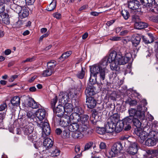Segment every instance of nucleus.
<instances>
[{
  "instance_id": "nucleus-1",
  "label": "nucleus",
  "mask_w": 158,
  "mask_h": 158,
  "mask_svg": "<svg viewBox=\"0 0 158 158\" xmlns=\"http://www.w3.org/2000/svg\"><path fill=\"white\" fill-rule=\"evenodd\" d=\"M132 57L131 54L125 48L120 49V52L117 53L112 51L109 54L107 60H103L102 62L94 64L90 69V74L89 78L90 84L94 85L96 82L97 75L99 74L100 84H104L106 66L110 63V68L112 70H116L118 65H124L127 63Z\"/></svg>"
},
{
  "instance_id": "nucleus-2",
  "label": "nucleus",
  "mask_w": 158,
  "mask_h": 158,
  "mask_svg": "<svg viewBox=\"0 0 158 158\" xmlns=\"http://www.w3.org/2000/svg\"><path fill=\"white\" fill-rule=\"evenodd\" d=\"M142 106H139L137 109L132 108H130L128 110L129 116H127V121L128 123H132L134 126L136 127V128H140L141 123L139 120H143L144 119L145 115L144 112L142 111Z\"/></svg>"
},
{
  "instance_id": "nucleus-3",
  "label": "nucleus",
  "mask_w": 158,
  "mask_h": 158,
  "mask_svg": "<svg viewBox=\"0 0 158 158\" xmlns=\"http://www.w3.org/2000/svg\"><path fill=\"white\" fill-rule=\"evenodd\" d=\"M140 4L137 0H133L128 2V7L131 10V13H136V14H140L142 13L141 9L139 7Z\"/></svg>"
},
{
  "instance_id": "nucleus-4",
  "label": "nucleus",
  "mask_w": 158,
  "mask_h": 158,
  "mask_svg": "<svg viewBox=\"0 0 158 158\" xmlns=\"http://www.w3.org/2000/svg\"><path fill=\"white\" fill-rule=\"evenodd\" d=\"M138 144L137 142L131 143L126 150L127 153L131 156L136 155L137 153L138 150Z\"/></svg>"
},
{
  "instance_id": "nucleus-5",
  "label": "nucleus",
  "mask_w": 158,
  "mask_h": 158,
  "mask_svg": "<svg viewBox=\"0 0 158 158\" xmlns=\"http://www.w3.org/2000/svg\"><path fill=\"white\" fill-rule=\"evenodd\" d=\"M123 149V145L121 142H117L114 143L111 148V151L109 152L111 157L113 156V154L115 155L120 153Z\"/></svg>"
},
{
  "instance_id": "nucleus-6",
  "label": "nucleus",
  "mask_w": 158,
  "mask_h": 158,
  "mask_svg": "<svg viewBox=\"0 0 158 158\" xmlns=\"http://www.w3.org/2000/svg\"><path fill=\"white\" fill-rule=\"evenodd\" d=\"M134 133L143 141L146 139L148 135V132L143 130L140 128L135 129Z\"/></svg>"
},
{
  "instance_id": "nucleus-7",
  "label": "nucleus",
  "mask_w": 158,
  "mask_h": 158,
  "mask_svg": "<svg viewBox=\"0 0 158 158\" xmlns=\"http://www.w3.org/2000/svg\"><path fill=\"white\" fill-rule=\"evenodd\" d=\"M127 117H126L124 119L122 120H119L116 123V132H119L124 128V124L125 123H128L126 120H127Z\"/></svg>"
},
{
  "instance_id": "nucleus-8",
  "label": "nucleus",
  "mask_w": 158,
  "mask_h": 158,
  "mask_svg": "<svg viewBox=\"0 0 158 158\" xmlns=\"http://www.w3.org/2000/svg\"><path fill=\"white\" fill-rule=\"evenodd\" d=\"M60 118L59 123L60 125L64 128L68 127L70 123L69 116H67L66 117H64L62 116Z\"/></svg>"
},
{
  "instance_id": "nucleus-9",
  "label": "nucleus",
  "mask_w": 158,
  "mask_h": 158,
  "mask_svg": "<svg viewBox=\"0 0 158 158\" xmlns=\"http://www.w3.org/2000/svg\"><path fill=\"white\" fill-rule=\"evenodd\" d=\"M86 102L87 107L89 109L94 108L96 105V101L93 97L86 98Z\"/></svg>"
},
{
  "instance_id": "nucleus-10",
  "label": "nucleus",
  "mask_w": 158,
  "mask_h": 158,
  "mask_svg": "<svg viewBox=\"0 0 158 158\" xmlns=\"http://www.w3.org/2000/svg\"><path fill=\"white\" fill-rule=\"evenodd\" d=\"M53 110L57 116L59 117H61L63 116L64 113V106L62 105L59 104L55 109L54 108V110Z\"/></svg>"
},
{
  "instance_id": "nucleus-11",
  "label": "nucleus",
  "mask_w": 158,
  "mask_h": 158,
  "mask_svg": "<svg viewBox=\"0 0 158 158\" xmlns=\"http://www.w3.org/2000/svg\"><path fill=\"white\" fill-rule=\"evenodd\" d=\"M116 125L107 121L105 129L106 132L108 133H111L114 131H116Z\"/></svg>"
},
{
  "instance_id": "nucleus-12",
  "label": "nucleus",
  "mask_w": 158,
  "mask_h": 158,
  "mask_svg": "<svg viewBox=\"0 0 158 158\" xmlns=\"http://www.w3.org/2000/svg\"><path fill=\"white\" fill-rule=\"evenodd\" d=\"M41 125L44 133L46 135H49L51 132V129L49 123L47 122H41Z\"/></svg>"
},
{
  "instance_id": "nucleus-13",
  "label": "nucleus",
  "mask_w": 158,
  "mask_h": 158,
  "mask_svg": "<svg viewBox=\"0 0 158 158\" xmlns=\"http://www.w3.org/2000/svg\"><path fill=\"white\" fill-rule=\"evenodd\" d=\"M85 93L86 96V98L92 97V96L95 94L94 86H89L87 87L85 90Z\"/></svg>"
},
{
  "instance_id": "nucleus-14",
  "label": "nucleus",
  "mask_w": 158,
  "mask_h": 158,
  "mask_svg": "<svg viewBox=\"0 0 158 158\" xmlns=\"http://www.w3.org/2000/svg\"><path fill=\"white\" fill-rule=\"evenodd\" d=\"M46 114V110L43 108L39 109L36 113L37 117L40 121L44 118Z\"/></svg>"
},
{
  "instance_id": "nucleus-15",
  "label": "nucleus",
  "mask_w": 158,
  "mask_h": 158,
  "mask_svg": "<svg viewBox=\"0 0 158 158\" xmlns=\"http://www.w3.org/2000/svg\"><path fill=\"white\" fill-rule=\"evenodd\" d=\"M29 14L28 8L25 7H22V10L19 14V16L21 19H23L27 17Z\"/></svg>"
},
{
  "instance_id": "nucleus-16",
  "label": "nucleus",
  "mask_w": 158,
  "mask_h": 158,
  "mask_svg": "<svg viewBox=\"0 0 158 158\" xmlns=\"http://www.w3.org/2000/svg\"><path fill=\"white\" fill-rule=\"evenodd\" d=\"M119 116L116 113L111 115L107 119V121L116 125V123L119 121Z\"/></svg>"
},
{
  "instance_id": "nucleus-17",
  "label": "nucleus",
  "mask_w": 158,
  "mask_h": 158,
  "mask_svg": "<svg viewBox=\"0 0 158 158\" xmlns=\"http://www.w3.org/2000/svg\"><path fill=\"white\" fill-rule=\"evenodd\" d=\"M79 125L77 122L70 123L67 128L69 131L74 132L79 129Z\"/></svg>"
},
{
  "instance_id": "nucleus-18",
  "label": "nucleus",
  "mask_w": 158,
  "mask_h": 158,
  "mask_svg": "<svg viewBox=\"0 0 158 158\" xmlns=\"http://www.w3.org/2000/svg\"><path fill=\"white\" fill-rule=\"evenodd\" d=\"M53 144L52 140L49 138H47L44 141L43 145L46 150L51 148L53 147Z\"/></svg>"
},
{
  "instance_id": "nucleus-19",
  "label": "nucleus",
  "mask_w": 158,
  "mask_h": 158,
  "mask_svg": "<svg viewBox=\"0 0 158 158\" xmlns=\"http://www.w3.org/2000/svg\"><path fill=\"white\" fill-rule=\"evenodd\" d=\"M148 26L147 23L139 21L136 22L134 24L135 27L138 29H142L147 27Z\"/></svg>"
},
{
  "instance_id": "nucleus-20",
  "label": "nucleus",
  "mask_w": 158,
  "mask_h": 158,
  "mask_svg": "<svg viewBox=\"0 0 158 158\" xmlns=\"http://www.w3.org/2000/svg\"><path fill=\"white\" fill-rule=\"evenodd\" d=\"M10 102L14 107L17 106L20 103V98L18 96H15L11 99Z\"/></svg>"
},
{
  "instance_id": "nucleus-21",
  "label": "nucleus",
  "mask_w": 158,
  "mask_h": 158,
  "mask_svg": "<svg viewBox=\"0 0 158 158\" xmlns=\"http://www.w3.org/2000/svg\"><path fill=\"white\" fill-rule=\"evenodd\" d=\"M154 0H140L141 3L146 7H150L153 6Z\"/></svg>"
},
{
  "instance_id": "nucleus-22",
  "label": "nucleus",
  "mask_w": 158,
  "mask_h": 158,
  "mask_svg": "<svg viewBox=\"0 0 158 158\" xmlns=\"http://www.w3.org/2000/svg\"><path fill=\"white\" fill-rule=\"evenodd\" d=\"M69 119L74 120L75 122H77L81 119V115L76 113H73L69 117Z\"/></svg>"
},
{
  "instance_id": "nucleus-23",
  "label": "nucleus",
  "mask_w": 158,
  "mask_h": 158,
  "mask_svg": "<svg viewBox=\"0 0 158 158\" xmlns=\"http://www.w3.org/2000/svg\"><path fill=\"white\" fill-rule=\"evenodd\" d=\"M148 35L149 38H146L144 36H142L143 41L146 44L151 43L153 42L154 40V37L152 34H148Z\"/></svg>"
},
{
  "instance_id": "nucleus-24",
  "label": "nucleus",
  "mask_w": 158,
  "mask_h": 158,
  "mask_svg": "<svg viewBox=\"0 0 158 158\" xmlns=\"http://www.w3.org/2000/svg\"><path fill=\"white\" fill-rule=\"evenodd\" d=\"M33 130V127L30 125L26 126L23 128V131L24 135H27L32 133Z\"/></svg>"
},
{
  "instance_id": "nucleus-25",
  "label": "nucleus",
  "mask_w": 158,
  "mask_h": 158,
  "mask_svg": "<svg viewBox=\"0 0 158 158\" xmlns=\"http://www.w3.org/2000/svg\"><path fill=\"white\" fill-rule=\"evenodd\" d=\"M10 8L15 12L18 14H19L21 11L22 7L17 5L16 4L13 3L10 5Z\"/></svg>"
},
{
  "instance_id": "nucleus-26",
  "label": "nucleus",
  "mask_w": 158,
  "mask_h": 158,
  "mask_svg": "<svg viewBox=\"0 0 158 158\" xmlns=\"http://www.w3.org/2000/svg\"><path fill=\"white\" fill-rule=\"evenodd\" d=\"M7 107V105L6 103H4L0 105V111L4 110ZM5 114L0 113V122H2L4 118Z\"/></svg>"
},
{
  "instance_id": "nucleus-27",
  "label": "nucleus",
  "mask_w": 158,
  "mask_h": 158,
  "mask_svg": "<svg viewBox=\"0 0 158 158\" xmlns=\"http://www.w3.org/2000/svg\"><path fill=\"white\" fill-rule=\"evenodd\" d=\"M28 106L33 109H36L38 107V105L32 98H29L27 104Z\"/></svg>"
},
{
  "instance_id": "nucleus-28",
  "label": "nucleus",
  "mask_w": 158,
  "mask_h": 158,
  "mask_svg": "<svg viewBox=\"0 0 158 158\" xmlns=\"http://www.w3.org/2000/svg\"><path fill=\"white\" fill-rule=\"evenodd\" d=\"M73 110V108L72 104L68 103H66L64 105V112L66 113L67 116L68 114L70 113Z\"/></svg>"
},
{
  "instance_id": "nucleus-29",
  "label": "nucleus",
  "mask_w": 158,
  "mask_h": 158,
  "mask_svg": "<svg viewBox=\"0 0 158 158\" xmlns=\"http://www.w3.org/2000/svg\"><path fill=\"white\" fill-rule=\"evenodd\" d=\"M50 152L52 156H57L59 155L60 151L56 147L54 146L50 148Z\"/></svg>"
},
{
  "instance_id": "nucleus-30",
  "label": "nucleus",
  "mask_w": 158,
  "mask_h": 158,
  "mask_svg": "<svg viewBox=\"0 0 158 158\" xmlns=\"http://www.w3.org/2000/svg\"><path fill=\"white\" fill-rule=\"evenodd\" d=\"M156 144V141L154 138L148 139L145 142V144L147 146H153Z\"/></svg>"
},
{
  "instance_id": "nucleus-31",
  "label": "nucleus",
  "mask_w": 158,
  "mask_h": 158,
  "mask_svg": "<svg viewBox=\"0 0 158 158\" xmlns=\"http://www.w3.org/2000/svg\"><path fill=\"white\" fill-rule=\"evenodd\" d=\"M72 136L74 139H81L83 136V135L79 130V131L78 130L73 132L72 133Z\"/></svg>"
},
{
  "instance_id": "nucleus-32",
  "label": "nucleus",
  "mask_w": 158,
  "mask_h": 158,
  "mask_svg": "<svg viewBox=\"0 0 158 158\" xmlns=\"http://www.w3.org/2000/svg\"><path fill=\"white\" fill-rule=\"evenodd\" d=\"M71 51H67L63 53L60 57L59 59L61 61H64L65 59L68 58L72 54Z\"/></svg>"
},
{
  "instance_id": "nucleus-33",
  "label": "nucleus",
  "mask_w": 158,
  "mask_h": 158,
  "mask_svg": "<svg viewBox=\"0 0 158 158\" xmlns=\"http://www.w3.org/2000/svg\"><path fill=\"white\" fill-rule=\"evenodd\" d=\"M141 39V37L139 35L137 36L134 38L132 42L134 46L136 47L139 43Z\"/></svg>"
},
{
  "instance_id": "nucleus-34",
  "label": "nucleus",
  "mask_w": 158,
  "mask_h": 158,
  "mask_svg": "<svg viewBox=\"0 0 158 158\" xmlns=\"http://www.w3.org/2000/svg\"><path fill=\"white\" fill-rule=\"evenodd\" d=\"M56 64V62L54 60H51L47 63V68L53 70Z\"/></svg>"
},
{
  "instance_id": "nucleus-35",
  "label": "nucleus",
  "mask_w": 158,
  "mask_h": 158,
  "mask_svg": "<svg viewBox=\"0 0 158 158\" xmlns=\"http://www.w3.org/2000/svg\"><path fill=\"white\" fill-rule=\"evenodd\" d=\"M89 116L87 114L81 116V119L79 120L81 122V123L88 124Z\"/></svg>"
},
{
  "instance_id": "nucleus-36",
  "label": "nucleus",
  "mask_w": 158,
  "mask_h": 158,
  "mask_svg": "<svg viewBox=\"0 0 158 158\" xmlns=\"http://www.w3.org/2000/svg\"><path fill=\"white\" fill-rule=\"evenodd\" d=\"M56 6V1L53 0L51 3L47 7V10L49 11H52L55 8Z\"/></svg>"
},
{
  "instance_id": "nucleus-37",
  "label": "nucleus",
  "mask_w": 158,
  "mask_h": 158,
  "mask_svg": "<svg viewBox=\"0 0 158 158\" xmlns=\"http://www.w3.org/2000/svg\"><path fill=\"white\" fill-rule=\"evenodd\" d=\"M3 20L2 22L5 24H9L10 23L9 17L8 14L4 13L3 17Z\"/></svg>"
},
{
  "instance_id": "nucleus-38",
  "label": "nucleus",
  "mask_w": 158,
  "mask_h": 158,
  "mask_svg": "<svg viewBox=\"0 0 158 158\" xmlns=\"http://www.w3.org/2000/svg\"><path fill=\"white\" fill-rule=\"evenodd\" d=\"M53 71L52 70L48 68L44 71L42 75L44 77L50 76L52 74Z\"/></svg>"
},
{
  "instance_id": "nucleus-39",
  "label": "nucleus",
  "mask_w": 158,
  "mask_h": 158,
  "mask_svg": "<svg viewBox=\"0 0 158 158\" xmlns=\"http://www.w3.org/2000/svg\"><path fill=\"white\" fill-rule=\"evenodd\" d=\"M68 129L63 130L62 132V137L64 139L69 138L70 136V133Z\"/></svg>"
},
{
  "instance_id": "nucleus-40",
  "label": "nucleus",
  "mask_w": 158,
  "mask_h": 158,
  "mask_svg": "<svg viewBox=\"0 0 158 158\" xmlns=\"http://www.w3.org/2000/svg\"><path fill=\"white\" fill-rule=\"evenodd\" d=\"M58 98L57 96H55V97L52 99L51 102V108H52V110H54V107L55 105L57 102Z\"/></svg>"
},
{
  "instance_id": "nucleus-41",
  "label": "nucleus",
  "mask_w": 158,
  "mask_h": 158,
  "mask_svg": "<svg viewBox=\"0 0 158 158\" xmlns=\"http://www.w3.org/2000/svg\"><path fill=\"white\" fill-rule=\"evenodd\" d=\"M136 13H131V14H132V20L133 21L135 22V23L136 22H138L139 19V16L140 15H141L142 13L141 14H139V15H138L136 14Z\"/></svg>"
},
{
  "instance_id": "nucleus-42",
  "label": "nucleus",
  "mask_w": 158,
  "mask_h": 158,
  "mask_svg": "<svg viewBox=\"0 0 158 158\" xmlns=\"http://www.w3.org/2000/svg\"><path fill=\"white\" fill-rule=\"evenodd\" d=\"M59 96H62L61 100H64V102H68L69 99V95L67 93L63 94H61V95H59Z\"/></svg>"
},
{
  "instance_id": "nucleus-43",
  "label": "nucleus",
  "mask_w": 158,
  "mask_h": 158,
  "mask_svg": "<svg viewBox=\"0 0 158 158\" xmlns=\"http://www.w3.org/2000/svg\"><path fill=\"white\" fill-rule=\"evenodd\" d=\"M85 74V72L83 68H82L81 70L78 72L76 75V76L78 78L82 79L84 77Z\"/></svg>"
},
{
  "instance_id": "nucleus-44",
  "label": "nucleus",
  "mask_w": 158,
  "mask_h": 158,
  "mask_svg": "<svg viewBox=\"0 0 158 158\" xmlns=\"http://www.w3.org/2000/svg\"><path fill=\"white\" fill-rule=\"evenodd\" d=\"M27 138L30 141L32 142H35L37 137L35 134H33L32 133H31L27 135Z\"/></svg>"
},
{
  "instance_id": "nucleus-45",
  "label": "nucleus",
  "mask_w": 158,
  "mask_h": 158,
  "mask_svg": "<svg viewBox=\"0 0 158 158\" xmlns=\"http://www.w3.org/2000/svg\"><path fill=\"white\" fill-rule=\"evenodd\" d=\"M121 14L125 19H128L130 16L128 11L127 10H123L121 11Z\"/></svg>"
},
{
  "instance_id": "nucleus-46",
  "label": "nucleus",
  "mask_w": 158,
  "mask_h": 158,
  "mask_svg": "<svg viewBox=\"0 0 158 158\" xmlns=\"http://www.w3.org/2000/svg\"><path fill=\"white\" fill-rule=\"evenodd\" d=\"M74 113H77L81 115L84 112L83 110L80 106L74 107Z\"/></svg>"
},
{
  "instance_id": "nucleus-47",
  "label": "nucleus",
  "mask_w": 158,
  "mask_h": 158,
  "mask_svg": "<svg viewBox=\"0 0 158 158\" xmlns=\"http://www.w3.org/2000/svg\"><path fill=\"white\" fill-rule=\"evenodd\" d=\"M106 132L105 128L104 127H98L96 129V132L98 134L103 135Z\"/></svg>"
},
{
  "instance_id": "nucleus-48",
  "label": "nucleus",
  "mask_w": 158,
  "mask_h": 158,
  "mask_svg": "<svg viewBox=\"0 0 158 158\" xmlns=\"http://www.w3.org/2000/svg\"><path fill=\"white\" fill-rule=\"evenodd\" d=\"M93 143V142L92 141H90L86 143L84 146V151H87L90 149L92 146Z\"/></svg>"
},
{
  "instance_id": "nucleus-49",
  "label": "nucleus",
  "mask_w": 158,
  "mask_h": 158,
  "mask_svg": "<svg viewBox=\"0 0 158 158\" xmlns=\"http://www.w3.org/2000/svg\"><path fill=\"white\" fill-rule=\"evenodd\" d=\"M75 152L76 153H80L79 154L77 155L75 157L77 158L80 157L81 155V152H80V146L78 145L76 146L75 147Z\"/></svg>"
},
{
  "instance_id": "nucleus-50",
  "label": "nucleus",
  "mask_w": 158,
  "mask_h": 158,
  "mask_svg": "<svg viewBox=\"0 0 158 158\" xmlns=\"http://www.w3.org/2000/svg\"><path fill=\"white\" fill-rule=\"evenodd\" d=\"M88 127V124H85L81 123V127L79 129L81 131H86L87 130Z\"/></svg>"
},
{
  "instance_id": "nucleus-51",
  "label": "nucleus",
  "mask_w": 158,
  "mask_h": 158,
  "mask_svg": "<svg viewBox=\"0 0 158 158\" xmlns=\"http://www.w3.org/2000/svg\"><path fill=\"white\" fill-rule=\"evenodd\" d=\"M18 2L19 4V6L21 7H24V6L27 4L26 0H18Z\"/></svg>"
},
{
  "instance_id": "nucleus-52",
  "label": "nucleus",
  "mask_w": 158,
  "mask_h": 158,
  "mask_svg": "<svg viewBox=\"0 0 158 158\" xmlns=\"http://www.w3.org/2000/svg\"><path fill=\"white\" fill-rule=\"evenodd\" d=\"M131 124V123H125L124 127V130L127 131L130 130L131 128V126L130 125Z\"/></svg>"
},
{
  "instance_id": "nucleus-53",
  "label": "nucleus",
  "mask_w": 158,
  "mask_h": 158,
  "mask_svg": "<svg viewBox=\"0 0 158 158\" xmlns=\"http://www.w3.org/2000/svg\"><path fill=\"white\" fill-rule=\"evenodd\" d=\"M152 8L150 9V11L156 14H158V7L154 6L153 8H152Z\"/></svg>"
},
{
  "instance_id": "nucleus-54",
  "label": "nucleus",
  "mask_w": 158,
  "mask_h": 158,
  "mask_svg": "<svg viewBox=\"0 0 158 158\" xmlns=\"http://www.w3.org/2000/svg\"><path fill=\"white\" fill-rule=\"evenodd\" d=\"M137 102L135 100H131L129 102V104L131 106H135L137 104Z\"/></svg>"
},
{
  "instance_id": "nucleus-55",
  "label": "nucleus",
  "mask_w": 158,
  "mask_h": 158,
  "mask_svg": "<svg viewBox=\"0 0 158 158\" xmlns=\"http://www.w3.org/2000/svg\"><path fill=\"white\" fill-rule=\"evenodd\" d=\"M53 16L54 17L57 19H60L61 17V14L58 12H56L53 13Z\"/></svg>"
},
{
  "instance_id": "nucleus-56",
  "label": "nucleus",
  "mask_w": 158,
  "mask_h": 158,
  "mask_svg": "<svg viewBox=\"0 0 158 158\" xmlns=\"http://www.w3.org/2000/svg\"><path fill=\"white\" fill-rule=\"evenodd\" d=\"M110 40L113 41H117L121 40V38L118 36H113L110 38Z\"/></svg>"
},
{
  "instance_id": "nucleus-57",
  "label": "nucleus",
  "mask_w": 158,
  "mask_h": 158,
  "mask_svg": "<svg viewBox=\"0 0 158 158\" xmlns=\"http://www.w3.org/2000/svg\"><path fill=\"white\" fill-rule=\"evenodd\" d=\"M5 10V5L0 3V14L3 12Z\"/></svg>"
},
{
  "instance_id": "nucleus-58",
  "label": "nucleus",
  "mask_w": 158,
  "mask_h": 158,
  "mask_svg": "<svg viewBox=\"0 0 158 158\" xmlns=\"http://www.w3.org/2000/svg\"><path fill=\"white\" fill-rule=\"evenodd\" d=\"M99 147L101 149H104L106 148V146L105 143L102 142L99 145Z\"/></svg>"
},
{
  "instance_id": "nucleus-59",
  "label": "nucleus",
  "mask_w": 158,
  "mask_h": 158,
  "mask_svg": "<svg viewBox=\"0 0 158 158\" xmlns=\"http://www.w3.org/2000/svg\"><path fill=\"white\" fill-rule=\"evenodd\" d=\"M102 12H98L96 11L91 12L90 13V15H91L94 16H98L99 14L101 13Z\"/></svg>"
},
{
  "instance_id": "nucleus-60",
  "label": "nucleus",
  "mask_w": 158,
  "mask_h": 158,
  "mask_svg": "<svg viewBox=\"0 0 158 158\" xmlns=\"http://www.w3.org/2000/svg\"><path fill=\"white\" fill-rule=\"evenodd\" d=\"M35 0H26L27 3L29 5H32L35 2Z\"/></svg>"
},
{
  "instance_id": "nucleus-61",
  "label": "nucleus",
  "mask_w": 158,
  "mask_h": 158,
  "mask_svg": "<svg viewBox=\"0 0 158 158\" xmlns=\"http://www.w3.org/2000/svg\"><path fill=\"white\" fill-rule=\"evenodd\" d=\"M27 116L29 118H32L34 116L33 113L31 111L27 112Z\"/></svg>"
},
{
  "instance_id": "nucleus-62",
  "label": "nucleus",
  "mask_w": 158,
  "mask_h": 158,
  "mask_svg": "<svg viewBox=\"0 0 158 158\" xmlns=\"http://www.w3.org/2000/svg\"><path fill=\"white\" fill-rule=\"evenodd\" d=\"M115 21V20H112L107 22L106 23V25L108 26H110L112 25Z\"/></svg>"
},
{
  "instance_id": "nucleus-63",
  "label": "nucleus",
  "mask_w": 158,
  "mask_h": 158,
  "mask_svg": "<svg viewBox=\"0 0 158 158\" xmlns=\"http://www.w3.org/2000/svg\"><path fill=\"white\" fill-rule=\"evenodd\" d=\"M73 103L75 106V107L80 106L79 100L77 99L74 100V102H73Z\"/></svg>"
},
{
  "instance_id": "nucleus-64",
  "label": "nucleus",
  "mask_w": 158,
  "mask_h": 158,
  "mask_svg": "<svg viewBox=\"0 0 158 158\" xmlns=\"http://www.w3.org/2000/svg\"><path fill=\"white\" fill-rule=\"evenodd\" d=\"M128 32V31L127 30H124L121 32L119 34L120 35L123 36L127 35Z\"/></svg>"
}]
</instances>
